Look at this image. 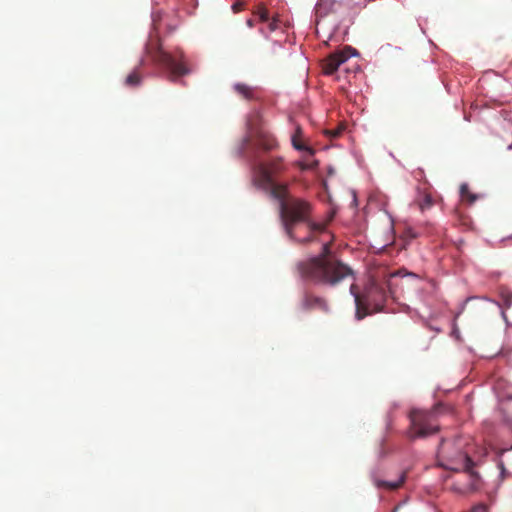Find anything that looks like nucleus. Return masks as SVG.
<instances>
[{"mask_svg":"<svg viewBox=\"0 0 512 512\" xmlns=\"http://www.w3.org/2000/svg\"><path fill=\"white\" fill-rule=\"evenodd\" d=\"M339 133H340V132H339L338 130H337V131H334V132L332 133V136H333V137H336V136H338V135H339Z\"/></svg>","mask_w":512,"mask_h":512,"instance_id":"25","label":"nucleus"},{"mask_svg":"<svg viewBox=\"0 0 512 512\" xmlns=\"http://www.w3.org/2000/svg\"><path fill=\"white\" fill-rule=\"evenodd\" d=\"M365 5V1L355 0H319L315 6V23L319 24L320 19L330 14H350Z\"/></svg>","mask_w":512,"mask_h":512,"instance_id":"6","label":"nucleus"},{"mask_svg":"<svg viewBox=\"0 0 512 512\" xmlns=\"http://www.w3.org/2000/svg\"><path fill=\"white\" fill-rule=\"evenodd\" d=\"M246 24H247V26H248V27H250V28L254 27V21H253L252 19H248V20L246 21Z\"/></svg>","mask_w":512,"mask_h":512,"instance_id":"24","label":"nucleus"},{"mask_svg":"<svg viewBox=\"0 0 512 512\" xmlns=\"http://www.w3.org/2000/svg\"><path fill=\"white\" fill-rule=\"evenodd\" d=\"M463 448L464 442L461 437L452 440L443 439L437 454L439 465L447 470L467 473L471 482L470 489H475L479 476L473 470L475 463Z\"/></svg>","mask_w":512,"mask_h":512,"instance_id":"2","label":"nucleus"},{"mask_svg":"<svg viewBox=\"0 0 512 512\" xmlns=\"http://www.w3.org/2000/svg\"><path fill=\"white\" fill-rule=\"evenodd\" d=\"M299 308L304 312L319 311L329 313L330 306L326 298L318 296L311 291H304L299 302Z\"/></svg>","mask_w":512,"mask_h":512,"instance_id":"9","label":"nucleus"},{"mask_svg":"<svg viewBox=\"0 0 512 512\" xmlns=\"http://www.w3.org/2000/svg\"><path fill=\"white\" fill-rule=\"evenodd\" d=\"M145 51L154 63L165 68L169 73V79L175 81L176 78L190 73L187 59L181 48L176 47L173 50H165L159 37H150L145 46Z\"/></svg>","mask_w":512,"mask_h":512,"instance_id":"3","label":"nucleus"},{"mask_svg":"<svg viewBox=\"0 0 512 512\" xmlns=\"http://www.w3.org/2000/svg\"><path fill=\"white\" fill-rule=\"evenodd\" d=\"M311 205L309 202L299 199L290 198L286 204L281 205L280 216L289 237H293V226L297 222H307L311 231H322L324 226L309 221Z\"/></svg>","mask_w":512,"mask_h":512,"instance_id":"5","label":"nucleus"},{"mask_svg":"<svg viewBox=\"0 0 512 512\" xmlns=\"http://www.w3.org/2000/svg\"><path fill=\"white\" fill-rule=\"evenodd\" d=\"M470 512H487V509L484 505H478L474 507Z\"/></svg>","mask_w":512,"mask_h":512,"instance_id":"23","label":"nucleus"},{"mask_svg":"<svg viewBox=\"0 0 512 512\" xmlns=\"http://www.w3.org/2000/svg\"><path fill=\"white\" fill-rule=\"evenodd\" d=\"M263 190L269 192L270 196L277 201L279 205L286 204L291 198L288 196V185L286 183H279L277 180L272 181L271 185H258Z\"/></svg>","mask_w":512,"mask_h":512,"instance_id":"11","label":"nucleus"},{"mask_svg":"<svg viewBox=\"0 0 512 512\" xmlns=\"http://www.w3.org/2000/svg\"><path fill=\"white\" fill-rule=\"evenodd\" d=\"M125 85L128 87H136L141 83V74L139 67L135 68L125 79Z\"/></svg>","mask_w":512,"mask_h":512,"instance_id":"18","label":"nucleus"},{"mask_svg":"<svg viewBox=\"0 0 512 512\" xmlns=\"http://www.w3.org/2000/svg\"><path fill=\"white\" fill-rule=\"evenodd\" d=\"M278 22H279V20H278V18H276V17H273L272 21H271V22H269V24H268V28H269V30H270L271 32H273V31H275V30H277V29H278V27H279V26H278Z\"/></svg>","mask_w":512,"mask_h":512,"instance_id":"22","label":"nucleus"},{"mask_svg":"<svg viewBox=\"0 0 512 512\" xmlns=\"http://www.w3.org/2000/svg\"><path fill=\"white\" fill-rule=\"evenodd\" d=\"M394 512H396V509L394 510Z\"/></svg>","mask_w":512,"mask_h":512,"instance_id":"26","label":"nucleus"},{"mask_svg":"<svg viewBox=\"0 0 512 512\" xmlns=\"http://www.w3.org/2000/svg\"><path fill=\"white\" fill-rule=\"evenodd\" d=\"M460 195L462 201L467 202L470 205L478 199V196L470 191L469 186L466 183L461 184Z\"/></svg>","mask_w":512,"mask_h":512,"instance_id":"16","label":"nucleus"},{"mask_svg":"<svg viewBox=\"0 0 512 512\" xmlns=\"http://www.w3.org/2000/svg\"><path fill=\"white\" fill-rule=\"evenodd\" d=\"M255 14L258 15L260 21L262 22H267L269 21V13H268V10L260 5L258 6L257 10L255 11Z\"/></svg>","mask_w":512,"mask_h":512,"instance_id":"20","label":"nucleus"},{"mask_svg":"<svg viewBox=\"0 0 512 512\" xmlns=\"http://www.w3.org/2000/svg\"><path fill=\"white\" fill-rule=\"evenodd\" d=\"M405 478H406V472H402L400 475V478L397 481L392 482V481L377 480L376 485L379 488L395 490V489H398L404 483Z\"/></svg>","mask_w":512,"mask_h":512,"instance_id":"15","label":"nucleus"},{"mask_svg":"<svg viewBox=\"0 0 512 512\" xmlns=\"http://www.w3.org/2000/svg\"><path fill=\"white\" fill-rule=\"evenodd\" d=\"M252 169L257 185H271L272 181L277 180L287 167L282 157H274L266 162L255 160Z\"/></svg>","mask_w":512,"mask_h":512,"instance_id":"7","label":"nucleus"},{"mask_svg":"<svg viewBox=\"0 0 512 512\" xmlns=\"http://www.w3.org/2000/svg\"><path fill=\"white\" fill-rule=\"evenodd\" d=\"M300 276L314 284L336 286L348 277H353L352 269L332 254L330 244L324 243L322 252L297 265Z\"/></svg>","mask_w":512,"mask_h":512,"instance_id":"1","label":"nucleus"},{"mask_svg":"<svg viewBox=\"0 0 512 512\" xmlns=\"http://www.w3.org/2000/svg\"><path fill=\"white\" fill-rule=\"evenodd\" d=\"M245 3L243 1H237L232 5V10L234 13H238L244 9Z\"/></svg>","mask_w":512,"mask_h":512,"instance_id":"21","label":"nucleus"},{"mask_svg":"<svg viewBox=\"0 0 512 512\" xmlns=\"http://www.w3.org/2000/svg\"><path fill=\"white\" fill-rule=\"evenodd\" d=\"M303 132L300 126H297L295 133L292 136V145L296 150L305 151L308 153V157L313 156L314 150L300 142Z\"/></svg>","mask_w":512,"mask_h":512,"instance_id":"14","label":"nucleus"},{"mask_svg":"<svg viewBox=\"0 0 512 512\" xmlns=\"http://www.w3.org/2000/svg\"><path fill=\"white\" fill-rule=\"evenodd\" d=\"M254 145L264 151H272L278 146L276 139L266 131L260 130L255 135Z\"/></svg>","mask_w":512,"mask_h":512,"instance_id":"12","label":"nucleus"},{"mask_svg":"<svg viewBox=\"0 0 512 512\" xmlns=\"http://www.w3.org/2000/svg\"><path fill=\"white\" fill-rule=\"evenodd\" d=\"M435 411H413L410 415L411 418V437H427L435 434L439 430V425L436 421Z\"/></svg>","mask_w":512,"mask_h":512,"instance_id":"8","label":"nucleus"},{"mask_svg":"<svg viewBox=\"0 0 512 512\" xmlns=\"http://www.w3.org/2000/svg\"><path fill=\"white\" fill-rule=\"evenodd\" d=\"M418 195L415 199V203L423 211L430 208L433 204L431 194L428 192V183L424 182L422 186L417 188Z\"/></svg>","mask_w":512,"mask_h":512,"instance_id":"13","label":"nucleus"},{"mask_svg":"<svg viewBox=\"0 0 512 512\" xmlns=\"http://www.w3.org/2000/svg\"><path fill=\"white\" fill-rule=\"evenodd\" d=\"M349 59V55L345 51H337L330 54L322 62L324 74L332 75L341 65Z\"/></svg>","mask_w":512,"mask_h":512,"instance_id":"10","label":"nucleus"},{"mask_svg":"<svg viewBox=\"0 0 512 512\" xmlns=\"http://www.w3.org/2000/svg\"><path fill=\"white\" fill-rule=\"evenodd\" d=\"M350 292L354 296L356 304V317L361 320L368 313L369 310L379 312L383 310L384 302L387 299V291L383 285L376 282H371L360 294L356 285L350 286Z\"/></svg>","mask_w":512,"mask_h":512,"instance_id":"4","label":"nucleus"},{"mask_svg":"<svg viewBox=\"0 0 512 512\" xmlns=\"http://www.w3.org/2000/svg\"><path fill=\"white\" fill-rule=\"evenodd\" d=\"M318 162L316 160H309L308 157H305V160L299 162V168L301 170H313L317 167Z\"/></svg>","mask_w":512,"mask_h":512,"instance_id":"19","label":"nucleus"},{"mask_svg":"<svg viewBox=\"0 0 512 512\" xmlns=\"http://www.w3.org/2000/svg\"><path fill=\"white\" fill-rule=\"evenodd\" d=\"M234 90L245 99H252L254 97L253 89L243 83H237L234 85Z\"/></svg>","mask_w":512,"mask_h":512,"instance_id":"17","label":"nucleus"}]
</instances>
